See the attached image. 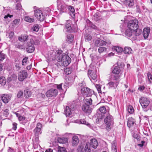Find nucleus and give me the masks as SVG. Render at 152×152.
Listing matches in <instances>:
<instances>
[{"label": "nucleus", "mask_w": 152, "mask_h": 152, "mask_svg": "<svg viewBox=\"0 0 152 152\" xmlns=\"http://www.w3.org/2000/svg\"><path fill=\"white\" fill-rule=\"evenodd\" d=\"M107 86L109 88H111L114 87L115 86H116V84L112 82H110L107 84Z\"/></svg>", "instance_id": "nucleus-40"}, {"label": "nucleus", "mask_w": 152, "mask_h": 152, "mask_svg": "<svg viewBox=\"0 0 152 152\" xmlns=\"http://www.w3.org/2000/svg\"><path fill=\"white\" fill-rule=\"evenodd\" d=\"M68 140V138L66 137H58L57 138L58 142L61 144H65L67 143Z\"/></svg>", "instance_id": "nucleus-21"}, {"label": "nucleus", "mask_w": 152, "mask_h": 152, "mask_svg": "<svg viewBox=\"0 0 152 152\" xmlns=\"http://www.w3.org/2000/svg\"><path fill=\"white\" fill-rule=\"evenodd\" d=\"M147 76L148 81L150 83H152V75L151 74L149 73L147 74Z\"/></svg>", "instance_id": "nucleus-51"}, {"label": "nucleus", "mask_w": 152, "mask_h": 152, "mask_svg": "<svg viewBox=\"0 0 152 152\" xmlns=\"http://www.w3.org/2000/svg\"><path fill=\"white\" fill-rule=\"evenodd\" d=\"M81 92L84 96L89 97L93 94L94 91L87 87H84L81 89Z\"/></svg>", "instance_id": "nucleus-4"}, {"label": "nucleus", "mask_w": 152, "mask_h": 152, "mask_svg": "<svg viewBox=\"0 0 152 152\" xmlns=\"http://www.w3.org/2000/svg\"><path fill=\"white\" fill-rule=\"evenodd\" d=\"M58 94V90L54 88H51L48 90L46 93V96L48 97L56 96Z\"/></svg>", "instance_id": "nucleus-7"}, {"label": "nucleus", "mask_w": 152, "mask_h": 152, "mask_svg": "<svg viewBox=\"0 0 152 152\" xmlns=\"http://www.w3.org/2000/svg\"><path fill=\"white\" fill-rule=\"evenodd\" d=\"M134 119L132 117H129L128 118L127 124L128 126L130 128L132 126L134 123H135Z\"/></svg>", "instance_id": "nucleus-22"}, {"label": "nucleus", "mask_w": 152, "mask_h": 152, "mask_svg": "<svg viewBox=\"0 0 152 152\" xmlns=\"http://www.w3.org/2000/svg\"><path fill=\"white\" fill-rule=\"evenodd\" d=\"M12 125V129L14 130H16L17 128V124L15 123H13Z\"/></svg>", "instance_id": "nucleus-63"}, {"label": "nucleus", "mask_w": 152, "mask_h": 152, "mask_svg": "<svg viewBox=\"0 0 152 152\" xmlns=\"http://www.w3.org/2000/svg\"><path fill=\"white\" fill-rule=\"evenodd\" d=\"M76 123L85 124L88 126L90 125V124L87 122L84 119H80V121H77Z\"/></svg>", "instance_id": "nucleus-36"}, {"label": "nucleus", "mask_w": 152, "mask_h": 152, "mask_svg": "<svg viewBox=\"0 0 152 152\" xmlns=\"http://www.w3.org/2000/svg\"><path fill=\"white\" fill-rule=\"evenodd\" d=\"M68 7V6L66 4H63L61 6V12H66Z\"/></svg>", "instance_id": "nucleus-27"}, {"label": "nucleus", "mask_w": 152, "mask_h": 152, "mask_svg": "<svg viewBox=\"0 0 152 152\" xmlns=\"http://www.w3.org/2000/svg\"><path fill=\"white\" fill-rule=\"evenodd\" d=\"M104 123L107 125H110L113 124V119L112 116L110 114H108L105 118L104 119Z\"/></svg>", "instance_id": "nucleus-11"}, {"label": "nucleus", "mask_w": 152, "mask_h": 152, "mask_svg": "<svg viewBox=\"0 0 152 152\" xmlns=\"http://www.w3.org/2000/svg\"><path fill=\"white\" fill-rule=\"evenodd\" d=\"M24 94L26 98H28L31 96V93L30 91H25Z\"/></svg>", "instance_id": "nucleus-49"}, {"label": "nucleus", "mask_w": 152, "mask_h": 152, "mask_svg": "<svg viewBox=\"0 0 152 152\" xmlns=\"http://www.w3.org/2000/svg\"><path fill=\"white\" fill-rule=\"evenodd\" d=\"M120 72V67L118 66H115L112 72L114 74H119Z\"/></svg>", "instance_id": "nucleus-30"}, {"label": "nucleus", "mask_w": 152, "mask_h": 152, "mask_svg": "<svg viewBox=\"0 0 152 152\" xmlns=\"http://www.w3.org/2000/svg\"><path fill=\"white\" fill-rule=\"evenodd\" d=\"M139 102L142 107L145 108L147 107L149 104V101L148 98L142 97L140 99Z\"/></svg>", "instance_id": "nucleus-5"}, {"label": "nucleus", "mask_w": 152, "mask_h": 152, "mask_svg": "<svg viewBox=\"0 0 152 152\" xmlns=\"http://www.w3.org/2000/svg\"><path fill=\"white\" fill-rule=\"evenodd\" d=\"M138 21L136 19L131 20L128 24V27L131 30L135 31L138 28Z\"/></svg>", "instance_id": "nucleus-2"}, {"label": "nucleus", "mask_w": 152, "mask_h": 152, "mask_svg": "<svg viewBox=\"0 0 152 152\" xmlns=\"http://www.w3.org/2000/svg\"><path fill=\"white\" fill-rule=\"evenodd\" d=\"M24 20L26 21L29 22H33L34 21V19L31 18L29 16L26 17L24 18Z\"/></svg>", "instance_id": "nucleus-45"}, {"label": "nucleus", "mask_w": 152, "mask_h": 152, "mask_svg": "<svg viewBox=\"0 0 152 152\" xmlns=\"http://www.w3.org/2000/svg\"><path fill=\"white\" fill-rule=\"evenodd\" d=\"M17 79V76L14 74L10 75L9 76L7 79V81L9 82L12 80H15Z\"/></svg>", "instance_id": "nucleus-25"}, {"label": "nucleus", "mask_w": 152, "mask_h": 152, "mask_svg": "<svg viewBox=\"0 0 152 152\" xmlns=\"http://www.w3.org/2000/svg\"><path fill=\"white\" fill-rule=\"evenodd\" d=\"M107 48L104 47H100L98 49V51L99 53H101L105 51H106L107 50Z\"/></svg>", "instance_id": "nucleus-42"}, {"label": "nucleus", "mask_w": 152, "mask_h": 152, "mask_svg": "<svg viewBox=\"0 0 152 152\" xmlns=\"http://www.w3.org/2000/svg\"><path fill=\"white\" fill-rule=\"evenodd\" d=\"M85 152H90L91 151V150L88 144H86L85 146Z\"/></svg>", "instance_id": "nucleus-55"}, {"label": "nucleus", "mask_w": 152, "mask_h": 152, "mask_svg": "<svg viewBox=\"0 0 152 152\" xmlns=\"http://www.w3.org/2000/svg\"><path fill=\"white\" fill-rule=\"evenodd\" d=\"M62 84H61L59 85H56V87L61 92H62L63 91H64V89L63 88L62 86Z\"/></svg>", "instance_id": "nucleus-48"}, {"label": "nucleus", "mask_w": 152, "mask_h": 152, "mask_svg": "<svg viewBox=\"0 0 152 152\" xmlns=\"http://www.w3.org/2000/svg\"><path fill=\"white\" fill-rule=\"evenodd\" d=\"M71 61V58L67 55L64 54L62 57L60 58L58 62H61V65L64 66H68L70 63Z\"/></svg>", "instance_id": "nucleus-1"}, {"label": "nucleus", "mask_w": 152, "mask_h": 152, "mask_svg": "<svg viewBox=\"0 0 152 152\" xmlns=\"http://www.w3.org/2000/svg\"><path fill=\"white\" fill-rule=\"evenodd\" d=\"M20 20L19 19H16L15 20L13 21L12 23V24L13 25H15L17 24H18L20 22Z\"/></svg>", "instance_id": "nucleus-58"}, {"label": "nucleus", "mask_w": 152, "mask_h": 152, "mask_svg": "<svg viewBox=\"0 0 152 152\" xmlns=\"http://www.w3.org/2000/svg\"><path fill=\"white\" fill-rule=\"evenodd\" d=\"M88 73H89L88 76L90 80L92 79L94 80H96L97 76L95 72L89 70H88Z\"/></svg>", "instance_id": "nucleus-19"}, {"label": "nucleus", "mask_w": 152, "mask_h": 152, "mask_svg": "<svg viewBox=\"0 0 152 152\" xmlns=\"http://www.w3.org/2000/svg\"><path fill=\"white\" fill-rule=\"evenodd\" d=\"M13 16V15H10L9 14H7V15H6L4 16V18L5 19L7 18L8 17L10 18Z\"/></svg>", "instance_id": "nucleus-64"}, {"label": "nucleus", "mask_w": 152, "mask_h": 152, "mask_svg": "<svg viewBox=\"0 0 152 152\" xmlns=\"http://www.w3.org/2000/svg\"><path fill=\"white\" fill-rule=\"evenodd\" d=\"M85 40L86 41H88L91 39L92 36L89 34H86L85 36Z\"/></svg>", "instance_id": "nucleus-46"}, {"label": "nucleus", "mask_w": 152, "mask_h": 152, "mask_svg": "<svg viewBox=\"0 0 152 152\" xmlns=\"http://www.w3.org/2000/svg\"><path fill=\"white\" fill-rule=\"evenodd\" d=\"M39 28V26L38 25L35 24L31 28L32 30L34 32H37Z\"/></svg>", "instance_id": "nucleus-37"}, {"label": "nucleus", "mask_w": 152, "mask_h": 152, "mask_svg": "<svg viewBox=\"0 0 152 152\" xmlns=\"http://www.w3.org/2000/svg\"><path fill=\"white\" fill-rule=\"evenodd\" d=\"M35 136L32 139L33 145L34 149L37 148L40 141L39 140V135H34Z\"/></svg>", "instance_id": "nucleus-10"}, {"label": "nucleus", "mask_w": 152, "mask_h": 152, "mask_svg": "<svg viewBox=\"0 0 152 152\" xmlns=\"http://www.w3.org/2000/svg\"><path fill=\"white\" fill-rule=\"evenodd\" d=\"M34 15L39 20L42 21L45 18V15L43 14L42 11L39 9L34 10Z\"/></svg>", "instance_id": "nucleus-3"}, {"label": "nucleus", "mask_w": 152, "mask_h": 152, "mask_svg": "<svg viewBox=\"0 0 152 152\" xmlns=\"http://www.w3.org/2000/svg\"><path fill=\"white\" fill-rule=\"evenodd\" d=\"M34 45V41L32 39H30V41L28 42L27 46H31Z\"/></svg>", "instance_id": "nucleus-54"}, {"label": "nucleus", "mask_w": 152, "mask_h": 152, "mask_svg": "<svg viewBox=\"0 0 152 152\" xmlns=\"http://www.w3.org/2000/svg\"><path fill=\"white\" fill-rule=\"evenodd\" d=\"M74 36L71 34L67 35L66 41L69 43L72 42L73 40Z\"/></svg>", "instance_id": "nucleus-26"}, {"label": "nucleus", "mask_w": 152, "mask_h": 152, "mask_svg": "<svg viewBox=\"0 0 152 152\" xmlns=\"http://www.w3.org/2000/svg\"><path fill=\"white\" fill-rule=\"evenodd\" d=\"M95 86L98 92V93H101V86L99 84H96Z\"/></svg>", "instance_id": "nucleus-53"}, {"label": "nucleus", "mask_w": 152, "mask_h": 152, "mask_svg": "<svg viewBox=\"0 0 152 152\" xmlns=\"http://www.w3.org/2000/svg\"><path fill=\"white\" fill-rule=\"evenodd\" d=\"M132 49L129 47H125L124 50V52L125 54H129L131 53Z\"/></svg>", "instance_id": "nucleus-34"}, {"label": "nucleus", "mask_w": 152, "mask_h": 152, "mask_svg": "<svg viewBox=\"0 0 152 152\" xmlns=\"http://www.w3.org/2000/svg\"><path fill=\"white\" fill-rule=\"evenodd\" d=\"M18 120L20 121H22L25 119V117L23 116H20L18 117Z\"/></svg>", "instance_id": "nucleus-62"}, {"label": "nucleus", "mask_w": 152, "mask_h": 152, "mask_svg": "<svg viewBox=\"0 0 152 152\" xmlns=\"http://www.w3.org/2000/svg\"><path fill=\"white\" fill-rule=\"evenodd\" d=\"M126 4L127 6L129 7H131L134 4V0H126Z\"/></svg>", "instance_id": "nucleus-33"}, {"label": "nucleus", "mask_w": 152, "mask_h": 152, "mask_svg": "<svg viewBox=\"0 0 152 152\" xmlns=\"http://www.w3.org/2000/svg\"><path fill=\"white\" fill-rule=\"evenodd\" d=\"M132 31L129 28V29H127L125 32V34L126 35L129 37H131L132 34Z\"/></svg>", "instance_id": "nucleus-41"}, {"label": "nucleus", "mask_w": 152, "mask_h": 152, "mask_svg": "<svg viewBox=\"0 0 152 152\" xmlns=\"http://www.w3.org/2000/svg\"><path fill=\"white\" fill-rule=\"evenodd\" d=\"M68 9L70 11L69 13L71 17L74 18H75V13L74 8L71 6L68 7Z\"/></svg>", "instance_id": "nucleus-24"}, {"label": "nucleus", "mask_w": 152, "mask_h": 152, "mask_svg": "<svg viewBox=\"0 0 152 152\" xmlns=\"http://www.w3.org/2000/svg\"><path fill=\"white\" fill-rule=\"evenodd\" d=\"M145 143V142L144 141H142L140 143L137 144V145H135L136 147L138 146L140 147H142L143 146L144 144Z\"/></svg>", "instance_id": "nucleus-56"}, {"label": "nucleus", "mask_w": 152, "mask_h": 152, "mask_svg": "<svg viewBox=\"0 0 152 152\" xmlns=\"http://www.w3.org/2000/svg\"><path fill=\"white\" fill-rule=\"evenodd\" d=\"M23 95V92L22 91H19L17 94V97L18 98H20Z\"/></svg>", "instance_id": "nucleus-57"}, {"label": "nucleus", "mask_w": 152, "mask_h": 152, "mask_svg": "<svg viewBox=\"0 0 152 152\" xmlns=\"http://www.w3.org/2000/svg\"><path fill=\"white\" fill-rule=\"evenodd\" d=\"M28 58L25 57L23 59L22 61L23 65H25V64L26 63Z\"/></svg>", "instance_id": "nucleus-60"}, {"label": "nucleus", "mask_w": 152, "mask_h": 152, "mask_svg": "<svg viewBox=\"0 0 152 152\" xmlns=\"http://www.w3.org/2000/svg\"><path fill=\"white\" fill-rule=\"evenodd\" d=\"M28 38V36L26 35H24L23 36H21L20 37H19L18 39L20 41L23 42L27 41Z\"/></svg>", "instance_id": "nucleus-31"}, {"label": "nucleus", "mask_w": 152, "mask_h": 152, "mask_svg": "<svg viewBox=\"0 0 152 152\" xmlns=\"http://www.w3.org/2000/svg\"><path fill=\"white\" fill-rule=\"evenodd\" d=\"M97 37H98L95 41L94 44L96 46L99 47L105 45L107 44V42L99 38L100 35L99 34H96Z\"/></svg>", "instance_id": "nucleus-6"}, {"label": "nucleus", "mask_w": 152, "mask_h": 152, "mask_svg": "<svg viewBox=\"0 0 152 152\" xmlns=\"http://www.w3.org/2000/svg\"><path fill=\"white\" fill-rule=\"evenodd\" d=\"M90 145L91 147L96 148L98 146V143L96 139L93 138L90 140Z\"/></svg>", "instance_id": "nucleus-16"}, {"label": "nucleus", "mask_w": 152, "mask_h": 152, "mask_svg": "<svg viewBox=\"0 0 152 152\" xmlns=\"http://www.w3.org/2000/svg\"><path fill=\"white\" fill-rule=\"evenodd\" d=\"M27 72L25 71H21L18 73V79L19 81H22L27 78Z\"/></svg>", "instance_id": "nucleus-8"}, {"label": "nucleus", "mask_w": 152, "mask_h": 152, "mask_svg": "<svg viewBox=\"0 0 152 152\" xmlns=\"http://www.w3.org/2000/svg\"><path fill=\"white\" fill-rule=\"evenodd\" d=\"M6 83V81L5 77H1L0 78V84L2 85H4Z\"/></svg>", "instance_id": "nucleus-43"}, {"label": "nucleus", "mask_w": 152, "mask_h": 152, "mask_svg": "<svg viewBox=\"0 0 152 152\" xmlns=\"http://www.w3.org/2000/svg\"><path fill=\"white\" fill-rule=\"evenodd\" d=\"M150 29L149 28L147 27L144 29L143 31V35L145 39L148 38L149 34Z\"/></svg>", "instance_id": "nucleus-20"}, {"label": "nucleus", "mask_w": 152, "mask_h": 152, "mask_svg": "<svg viewBox=\"0 0 152 152\" xmlns=\"http://www.w3.org/2000/svg\"><path fill=\"white\" fill-rule=\"evenodd\" d=\"M84 102H85L84 104L89 106L92 104V100L91 98H88L85 99Z\"/></svg>", "instance_id": "nucleus-28"}, {"label": "nucleus", "mask_w": 152, "mask_h": 152, "mask_svg": "<svg viewBox=\"0 0 152 152\" xmlns=\"http://www.w3.org/2000/svg\"><path fill=\"white\" fill-rule=\"evenodd\" d=\"M79 142V139L77 136L75 135L72 137V144L73 146H76L78 144Z\"/></svg>", "instance_id": "nucleus-17"}, {"label": "nucleus", "mask_w": 152, "mask_h": 152, "mask_svg": "<svg viewBox=\"0 0 152 152\" xmlns=\"http://www.w3.org/2000/svg\"><path fill=\"white\" fill-rule=\"evenodd\" d=\"M133 137L134 138L138 140L140 138L139 136L136 133H134L133 135Z\"/></svg>", "instance_id": "nucleus-59"}, {"label": "nucleus", "mask_w": 152, "mask_h": 152, "mask_svg": "<svg viewBox=\"0 0 152 152\" xmlns=\"http://www.w3.org/2000/svg\"><path fill=\"white\" fill-rule=\"evenodd\" d=\"M97 111L100 113H103L104 114L106 113L107 110L105 107L102 106L98 109Z\"/></svg>", "instance_id": "nucleus-29"}, {"label": "nucleus", "mask_w": 152, "mask_h": 152, "mask_svg": "<svg viewBox=\"0 0 152 152\" xmlns=\"http://www.w3.org/2000/svg\"><path fill=\"white\" fill-rule=\"evenodd\" d=\"M82 110L86 113H90L92 111V109L90 106L85 104L82 105Z\"/></svg>", "instance_id": "nucleus-18"}, {"label": "nucleus", "mask_w": 152, "mask_h": 152, "mask_svg": "<svg viewBox=\"0 0 152 152\" xmlns=\"http://www.w3.org/2000/svg\"><path fill=\"white\" fill-rule=\"evenodd\" d=\"M5 58V55L3 53L0 52V61H1Z\"/></svg>", "instance_id": "nucleus-50"}, {"label": "nucleus", "mask_w": 152, "mask_h": 152, "mask_svg": "<svg viewBox=\"0 0 152 152\" xmlns=\"http://www.w3.org/2000/svg\"><path fill=\"white\" fill-rule=\"evenodd\" d=\"M11 96L8 94H3L1 96V99L2 101L5 104L7 103L10 100Z\"/></svg>", "instance_id": "nucleus-12"}, {"label": "nucleus", "mask_w": 152, "mask_h": 152, "mask_svg": "<svg viewBox=\"0 0 152 152\" xmlns=\"http://www.w3.org/2000/svg\"><path fill=\"white\" fill-rule=\"evenodd\" d=\"M34 49L35 48L34 45L31 46H27L26 48V51L29 53H32L34 51Z\"/></svg>", "instance_id": "nucleus-32"}, {"label": "nucleus", "mask_w": 152, "mask_h": 152, "mask_svg": "<svg viewBox=\"0 0 152 152\" xmlns=\"http://www.w3.org/2000/svg\"><path fill=\"white\" fill-rule=\"evenodd\" d=\"M58 152H67V151L64 147L60 146L58 147Z\"/></svg>", "instance_id": "nucleus-44"}, {"label": "nucleus", "mask_w": 152, "mask_h": 152, "mask_svg": "<svg viewBox=\"0 0 152 152\" xmlns=\"http://www.w3.org/2000/svg\"><path fill=\"white\" fill-rule=\"evenodd\" d=\"M113 76V80H118L120 77V76L119 74H114Z\"/></svg>", "instance_id": "nucleus-52"}, {"label": "nucleus", "mask_w": 152, "mask_h": 152, "mask_svg": "<svg viewBox=\"0 0 152 152\" xmlns=\"http://www.w3.org/2000/svg\"><path fill=\"white\" fill-rule=\"evenodd\" d=\"M128 111L130 113H133L134 111L133 107L131 105L129 106L128 107Z\"/></svg>", "instance_id": "nucleus-47"}, {"label": "nucleus", "mask_w": 152, "mask_h": 152, "mask_svg": "<svg viewBox=\"0 0 152 152\" xmlns=\"http://www.w3.org/2000/svg\"><path fill=\"white\" fill-rule=\"evenodd\" d=\"M96 116L97 117L96 119V123H99L103 119L104 116V114L103 113H100L97 111L96 114Z\"/></svg>", "instance_id": "nucleus-13"}, {"label": "nucleus", "mask_w": 152, "mask_h": 152, "mask_svg": "<svg viewBox=\"0 0 152 152\" xmlns=\"http://www.w3.org/2000/svg\"><path fill=\"white\" fill-rule=\"evenodd\" d=\"M64 54L65 53H63L62 51L61 50H59L56 51V57L58 61L59 60L60 58H61V57H62V56H64Z\"/></svg>", "instance_id": "nucleus-23"}, {"label": "nucleus", "mask_w": 152, "mask_h": 152, "mask_svg": "<svg viewBox=\"0 0 152 152\" xmlns=\"http://www.w3.org/2000/svg\"><path fill=\"white\" fill-rule=\"evenodd\" d=\"M67 23L65 25V28L64 30L66 31H69L70 32H72L73 30V28H72L71 26V20H69L67 21Z\"/></svg>", "instance_id": "nucleus-15"}, {"label": "nucleus", "mask_w": 152, "mask_h": 152, "mask_svg": "<svg viewBox=\"0 0 152 152\" xmlns=\"http://www.w3.org/2000/svg\"><path fill=\"white\" fill-rule=\"evenodd\" d=\"M114 49L119 54L121 53L123 51V49L122 48L118 46L115 47Z\"/></svg>", "instance_id": "nucleus-39"}, {"label": "nucleus", "mask_w": 152, "mask_h": 152, "mask_svg": "<svg viewBox=\"0 0 152 152\" xmlns=\"http://www.w3.org/2000/svg\"><path fill=\"white\" fill-rule=\"evenodd\" d=\"M87 24H88V26H89L90 27L92 28L95 29H96L97 28L96 26L95 25L93 24V23L90 20H88L87 21Z\"/></svg>", "instance_id": "nucleus-35"}, {"label": "nucleus", "mask_w": 152, "mask_h": 152, "mask_svg": "<svg viewBox=\"0 0 152 152\" xmlns=\"http://www.w3.org/2000/svg\"><path fill=\"white\" fill-rule=\"evenodd\" d=\"M134 32V33L136 36H139L141 34L142 31L140 29H139L138 28L136 29H135V31H133Z\"/></svg>", "instance_id": "nucleus-38"}, {"label": "nucleus", "mask_w": 152, "mask_h": 152, "mask_svg": "<svg viewBox=\"0 0 152 152\" xmlns=\"http://www.w3.org/2000/svg\"><path fill=\"white\" fill-rule=\"evenodd\" d=\"M74 110L75 108L71 106V108H70L68 106H66L64 111V114L66 116H69L71 114L72 112Z\"/></svg>", "instance_id": "nucleus-14"}, {"label": "nucleus", "mask_w": 152, "mask_h": 152, "mask_svg": "<svg viewBox=\"0 0 152 152\" xmlns=\"http://www.w3.org/2000/svg\"><path fill=\"white\" fill-rule=\"evenodd\" d=\"M42 125L41 123H39L37 124L34 130V135H39L42 133Z\"/></svg>", "instance_id": "nucleus-9"}, {"label": "nucleus", "mask_w": 152, "mask_h": 152, "mask_svg": "<svg viewBox=\"0 0 152 152\" xmlns=\"http://www.w3.org/2000/svg\"><path fill=\"white\" fill-rule=\"evenodd\" d=\"M21 8V6L20 4L18 3L16 5V9L17 10H20Z\"/></svg>", "instance_id": "nucleus-61"}]
</instances>
